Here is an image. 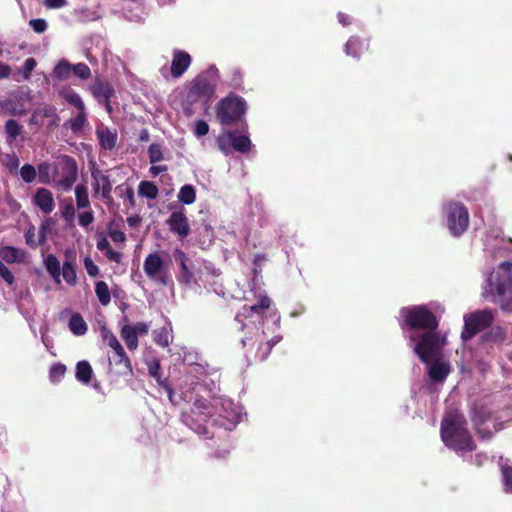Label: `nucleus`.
Returning <instances> with one entry per match:
<instances>
[{"mask_svg":"<svg viewBox=\"0 0 512 512\" xmlns=\"http://www.w3.org/2000/svg\"><path fill=\"white\" fill-rule=\"evenodd\" d=\"M508 246L510 243L503 239H486V251L493 259L500 262L497 268L487 276L482 296L491 297L503 311L512 313V263L506 260Z\"/></svg>","mask_w":512,"mask_h":512,"instance_id":"nucleus-1","label":"nucleus"},{"mask_svg":"<svg viewBox=\"0 0 512 512\" xmlns=\"http://www.w3.org/2000/svg\"><path fill=\"white\" fill-rule=\"evenodd\" d=\"M445 344V337L430 333L424 335L420 342L414 345L413 351L426 364L427 374L434 384H442L451 372L449 361L442 355Z\"/></svg>","mask_w":512,"mask_h":512,"instance_id":"nucleus-2","label":"nucleus"},{"mask_svg":"<svg viewBox=\"0 0 512 512\" xmlns=\"http://www.w3.org/2000/svg\"><path fill=\"white\" fill-rule=\"evenodd\" d=\"M400 315L404 319V324L412 330L408 338L410 341L409 345L413 349L414 345L419 343L424 335L430 333L440 335L436 332L438 321L426 306L404 307L401 309Z\"/></svg>","mask_w":512,"mask_h":512,"instance_id":"nucleus-3","label":"nucleus"},{"mask_svg":"<svg viewBox=\"0 0 512 512\" xmlns=\"http://www.w3.org/2000/svg\"><path fill=\"white\" fill-rule=\"evenodd\" d=\"M465 424L464 416L457 411L447 413L441 423V438L443 442L456 452H466L475 449Z\"/></svg>","mask_w":512,"mask_h":512,"instance_id":"nucleus-4","label":"nucleus"},{"mask_svg":"<svg viewBox=\"0 0 512 512\" xmlns=\"http://www.w3.org/2000/svg\"><path fill=\"white\" fill-rule=\"evenodd\" d=\"M212 412L210 403L204 399H197L189 413L182 415V421L195 433L207 438L213 437L210 427L216 422L211 420Z\"/></svg>","mask_w":512,"mask_h":512,"instance_id":"nucleus-5","label":"nucleus"},{"mask_svg":"<svg viewBox=\"0 0 512 512\" xmlns=\"http://www.w3.org/2000/svg\"><path fill=\"white\" fill-rule=\"evenodd\" d=\"M164 256V252L155 251L149 253L143 262V270L147 278L160 286H168L172 281L169 264Z\"/></svg>","mask_w":512,"mask_h":512,"instance_id":"nucleus-6","label":"nucleus"},{"mask_svg":"<svg viewBox=\"0 0 512 512\" xmlns=\"http://www.w3.org/2000/svg\"><path fill=\"white\" fill-rule=\"evenodd\" d=\"M43 263L56 284L61 283V276L69 286H75L77 284L76 269L72 261L66 260L61 269L58 258L54 254H49L44 258Z\"/></svg>","mask_w":512,"mask_h":512,"instance_id":"nucleus-7","label":"nucleus"},{"mask_svg":"<svg viewBox=\"0 0 512 512\" xmlns=\"http://www.w3.org/2000/svg\"><path fill=\"white\" fill-rule=\"evenodd\" d=\"M444 215L449 232L453 236L461 235L469 226V213L461 203H449L444 206Z\"/></svg>","mask_w":512,"mask_h":512,"instance_id":"nucleus-8","label":"nucleus"},{"mask_svg":"<svg viewBox=\"0 0 512 512\" xmlns=\"http://www.w3.org/2000/svg\"><path fill=\"white\" fill-rule=\"evenodd\" d=\"M246 112V102L241 97L222 99L216 109L217 118L222 124H231L240 119Z\"/></svg>","mask_w":512,"mask_h":512,"instance_id":"nucleus-9","label":"nucleus"},{"mask_svg":"<svg viewBox=\"0 0 512 512\" xmlns=\"http://www.w3.org/2000/svg\"><path fill=\"white\" fill-rule=\"evenodd\" d=\"M173 256L179 265L177 281L188 287L193 284H198L200 271L187 254L183 250L176 248L173 251Z\"/></svg>","mask_w":512,"mask_h":512,"instance_id":"nucleus-10","label":"nucleus"},{"mask_svg":"<svg viewBox=\"0 0 512 512\" xmlns=\"http://www.w3.org/2000/svg\"><path fill=\"white\" fill-rule=\"evenodd\" d=\"M472 420L475 424L478 434L483 439H489L494 432L502 429V424L492 417L491 412L485 407H474L472 410Z\"/></svg>","mask_w":512,"mask_h":512,"instance_id":"nucleus-11","label":"nucleus"},{"mask_svg":"<svg viewBox=\"0 0 512 512\" xmlns=\"http://www.w3.org/2000/svg\"><path fill=\"white\" fill-rule=\"evenodd\" d=\"M494 320L491 310L485 309L464 317L465 325L461 337L464 341L470 339L478 331L488 327Z\"/></svg>","mask_w":512,"mask_h":512,"instance_id":"nucleus-12","label":"nucleus"},{"mask_svg":"<svg viewBox=\"0 0 512 512\" xmlns=\"http://www.w3.org/2000/svg\"><path fill=\"white\" fill-rule=\"evenodd\" d=\"M214 93V84L205 75H199L193 81L187 94V101L195 103L199 101L207 102Z\"/></svg>","mask_w":512,"mask_h":512,"instance_id":"nucleus-13","label":"nucleus"},{"mask_svg":"<svg viewBox=\"0 0 512 512\" xmlns=\"http://www.w3.org/2000/svg\"><path fill=\"white\" fill-rule=\"evenodd\" d=\"M91 178L94 195H100L106 202H110L112 200V183L109 176L93 166L91 168Z\"/></svg>","mask_w":512,"mask_h":512,"instance_id":"nucleus-14","label":"nucleus"},{"mask_svg":"<svg viewBox=\"0 0 512 512\" xmlns=\"http://www.w3.org/2000/svg\"><path fill=\"white\" fill-rule=\"evenodd\" d=\"M169 229L180 238H185L190 234L189 220L182 211L171 213L166 221Z\"/></svg>","mask_w":512,"mask_h":512,"instance_id":"nucleus-15","label":"nucleus"},{"mask_svg":"<svg viewBox=\"0 0 512 512\" xmlns=\"http://www.w3.org/2000/svg\"><path fill=\"white\" fill-rule=\"evenodd\" d=\"M32 202L44 214H50L55 209L53 194L46 188H38L32 198Z\"/></svg>","mask_w":512,"mask_h":512,"instance_id":"nucleus-16","label":"nucleus"},{"mask_svg":"<svg viewBox=\"0 0 512 512\" xmlns=\"http://www.w3.org/2000/svg\"><path fill=\"white\" fill-rule=\"evenodd\" d=\"M190 55L182 50H175L173 52V59L171 63V74L174 78H179L190 66Z\"/></svg>","mask_w":512,"mask_h":512,"instance_id":"nucleus-17","label":"nucleus"},{"mask_svg":"<svg viewBox=\"0 0 512 512\" xmlns=\"http://www.w3.org/2000/svg\"><path fill=\"white\" fill-rule=\"evenodd\" d=\"M77 180V166L73 159L67 158L66 165L64 167V175L61 179L56 182L57 187L63 191H68L72 188L73 184Z\"/></svg>","mask_w":512,"mask_h":512,"instance_id":"nucleus-18","label":"nucleus"},{"mask_svg":"<svg viewBox=\"0 0 512 512\" xmlns=\"http://www.w3.org/2000/svg\"><path fill=\"white\" fill-rule=\"evenodd\" d=\"M90 91L98 102L110 100V98L114 95V89L112 85L108 82H103L100 79H96L90 85Z\"/></svg>","mask_w":512,"mask_h":512,"instance_id":"nucleus-19","label":"nucleus"},{"mask_svg":"<svg viewBox=\"0 0 512 512\" xmlns=\"http://www.w3.org/2000/svg\"><path fill=\"white\" fill-rule=\"evenodd\" d=\"M96 135L101 147L105 150H112L116 146L118 139L116 130L101 127L97 129Z\"/></svg>","mask_w":512,"mask_h":512,"instance_id":"nucleus-20","label":"nucleus"},{"mask_svg":"<svg viewBox=\"0 0 512 512\" xmlns=\"http://www.w3.org/2000/svg\"><path fill=\"white\" fill-rule=\"evenodd\" d=\"M0 257L7 263H24L26 252L14 246H4L0 248Z\"/></svg>","mask_w":512,"mask_h":512,"instance_id":"nucleus-21","label":"nucleus"},{"mask_svg":"<svg viewBox=\"0 0 512 512\" xmlns=\"http://www.w3.org/2000/svg\"><path fill=\"white\" fill-rule=\"evenodd\" d=\"M57 93L67 103L75 106L78 110H85V104L80 95L69 86H61L57 89Z\"/></svg>","mask_w":512,"mask_h":512,"instance_id":"nucleus-22","label":"nucleus"},{"mask_svg":"<svg viewBox=\"0 0 512 512\" xmlns=\"http://www.w3.org/2000/svg\"><path fill=\"white\" fill-rule=\"evenodd\" d=\"M44 118H50L52 119V123L56 124L59 120V117L56 113V108L54 106L47 104L39 106L37 109L34 110L31 121L34 123H39Z\"/></svg>","mask_w":512,"mask_h":512,"instance_id":"nucleus-23","label":"nucleus"},{"mask_svg":"<svg viewBox=\"0 0 512 512\" xmlns=\"http://www.w3.org/2000/svg\"><path fill=\"white\" fill-rule=\"evenodd\" d=\"M148 372L149 374L155 378V380L157 381V383L162 386L165 391L167 392L168 396H169V399L172 398V395H173V390L172 388L168 385L167 381L166 380H163L161 378V375H160V363L158 360H154L152 361L149 366H148Z\"/></svg>","mask_w":512,"mask_h":512,"instance_id":"nucleus-24","label":"nucleus"},{"mask_svg":"<svg viewBox=\"0 0 512 512\" xmlns=\"http://www.w3.org/2000/svg\"><path fill=\"white\" fill-rule=\"evenodd\" d=\"M109 346L113 349L115 355L118 358L116 360V364L123 365L124 368L126 369V371L131 372L132 371L131 362H130L129 358L127 357V355H126L122 345L118 341V339L116 341H112V343H110Z\"/></svg>","mask_w":512,"mask_h":512,"instance_id":"nucleus-25","label":"nucleus"},{"mask_svg":"<svg viewBox=\"0 0 512 512\" xmlns=\"http://www.w3.org/2000/svg\"><path fill=\"white\" fill-rule=\"evenodd\" d=\"M71 73L72 65L66 60H61L54 67L52 77L59 81H65L70 77Z\"/></svg>","mask_w":512,"mask_h":512,"instance_id":"nucleus-26","label":"nucleus"},{"mask_svg":"<svg viewBox=\"0 0 512 512\" xmlns=\"http://www.w3.org/2000/svg\"><path fill=\"white\" fill-rule=\"evenodd\" d=\"M93 370L89 362L83 360L76 365V378L78 381L87 384L91 380Z\"/></svg>","mask_w":512,"mask_h":512,"instance_id":"nucleus-27","label":"nucleus"},{"mask_svg":"<svg viewBox=\"0 0 512 512\" xmlns=\"http://www.w3.org/2000/svg\"><path fill=\"white\" fill-rule=\"evenodd\" d=\"M69 329L74 335L81 336L87 332V324L80 314H73L69 320Z\"/></svg>","mask_w":512,"mask_h":512,"instance_id":"nucleus-28","label":"nucleus"},{"mask_svg":"<svg viewBox=\"0 0 512 512\" xmlns=\"http://www.w3.org/2000/svg\"><path fill=\"white\" fill-rule=\"evenodd\" d=\"M121 337L129 350H135L138 347V337L131 325H124L122 327Z\"/></svg>","mask_w":512,"mask_h":512,"instance_id":"nucleus-29","label":"nucleus"},{"mask_svg":"<svg viewBox=\"0 0 512 512\" xmlns=\"http://www.w3.org/2000/svg\"><path fill=\"white\" fill-rule=\"evenodd\" d=\"M75 198L78 209L90 208L88 189L85 185L79 184L75 187Z\"/></svg>","mask_w":512,"mask_h":512,"instance_id":"nucleus-30","label":"nucleus"},{"mask_svg":"<svg viewBox=\"0 0 512 512\" xmlns=\"http://www.w3.org/2000/svg\"><path fill=\"white\" fill-rule=\"evenodd\" d=\"M95 294L101 305L107 306L111 302L110 290L106 282L97 281L95 283Z\"/></svg>","mask_w":512,"mask_h":512,"instance_id":"nucleus-31","label":"nucleus"},{"mask_svg":"<svg viewBox=\"0 0 512 512\" xmlns=\"http://www.w3.org/2000/svg\"><path fill=\"white\" fill-rule=\"evenodd\" d=\"M177 197L179 202L190 205L196 200L195 188L192 185L186 184L181 187Z\"/></svg>","mask_w":512,"mask_h":512,"instance_id":"nucleus-32","label":"nucleus"},{"mask_svg":"<svg viewBox=\"0 0 512 512\" xmlns=\"http://www.w3.org/2000/svg\"><path fill=\"white\" fill-rule=\"evenodd\" d=\"M138 193L142 197L153 200L158 196V188L150 181H142L139 184Z\"/></svg>","mask_w":512,"mask_h":512,"instance_id":"nucleus-33","label":"nucleus"},{"mask_svg":"<svg viewBox=\"0 0 512 512\" xmlns=\"http://www.w3.org/2000/svg\"><path fill=\"white\" fill-rule=\"evenodd\" d=\"M232 147L238 152L246 153L251 149L252 143L248 136H235L232 132Z\"/></svg>","mask_w":512,"mask_h":512,"instance_id":"nucleus-34","label":"nucleus"},{"mask_svg":"<svg viewBox=\"0 0 512 512\" xmlns=\"http://www.w3.org/2000/svg\"><path fill=\"white\" fill-rule=\"evenodd\" d=\"M270 305H271V299L268 296H266V295L260 296L258 304L243 307V315L247 316V314H249L250 312L260 313L263 310L268 309L270 307Z\"/></svg>","mask_w":512,"mask_h":512,"instance_id":"nucleus-35","label":"nucleus"},{"mask_svg":"<svg viewBox=\"0 0 512 512\" xmlns=\"http://www.w3.org/2000/svg\"><path fill=\"white\" fill-rule=\"evenodd\" d=\"M364 48L365 45L360 40L355 37H351L345 45V52L348 56L358 58L360 56V52Z\"/></svg>","mask_w":512,"mask_h":512,"instance_id":"nucleus-36","label":"nucleus"},{"mask_svg":"<svg viewBox=\"0 0 512 512\" xmlns=\"http://www.w3.org/2000/svg\"><path fill=\"white\" fill-rule=\"evenodd\" d=\"M22 126L14 119H9L5 123V133L7 135V141L13 142L20 135Z\"/></svg>","mask_w":512,"mask_h":512,"instance_id":"nucleus-37","label":"nucleus"},{"mask_svg":"<svg viewBox=\"0 0 512 512\" xmlns=\"http://www.w3.org/2000/svg\"><path fill=\"white\" fill-rule=\"evenodd\" d=\"M217 146L221 152L228 155L232 147V132H225L216 139Z\"/></svg>","mask_w":512,"mask_h":512,"instance_id":"nucleus-38","label":"nucleus"},{"mask_svg":"<svg viewBox=\"0 0 512 512\" xmlns=\"http://www.w3.org/2000/svg\"><path fill=\"white\" fill-rule=\"evenodd\" d=\"M86 121H87V115H86L85 110H79L78 115L76 117L70 119L67 122V125L73 132H78L84 127V125L86 124Z\"/></svg>","mask_w":512,"mask_h":512,"instance_id":"nucleus-39","label":"nucleus"},{"mask_svg":"<svg viewBox=\"0 0 512 512\" xmlns=\"http://www.w3.org/2000/svg\"><path fill=\"white\" fill-rule=\"evenodd\" d=\"M153 339L156 344L162 347H168L170 344V335L169 329L167 327H162L153 332Z\"/></svg>","mask_w":512,"mask_h":512,"instance_id":"nucleus-40","label":"nucleus"},{"mask_svg":"<svg viewBox=\"0 0 512 512\" xmlns=\"http://www.w3.org/2000/svg\"><path fill=\"white\" fill-rule=\"evenodd\" d=\"M500 466L504 479V489L506 492L512 493V467L504 463H500Z\"/></svg>","mask_w":512,"mask_h":512,"instance_id":"nucleus-41","label":"nucleus"},{"mask_svg":"<svg viewBox=\"0 0 512 512\" xmlns=\"http://www.w3.org/2000/svg\"><path fill=\"white\" fill-rule=\"evenodd\" d=\"M20 175L24 182L32 183L36 179V169L30 164H25L20 169Z\"/></svg>","mask_w":512,"mask_h":512,"instance_id":"nucleus-42","label":"nucleus"},{"mask_svg":"<svg viewBox=\"0 0 512 512\" xmlns=\"http://www.w3.org/2000/svg\"><path fill=\"white\" fill-rule=\"evenodd\" d=\"M150 163L155 164L163 160V153L159 144L153 143L148 149Z\"/></svg>","mask_w":512,"mask_h":512,"instance_id":"nucleus-43","label":"nucleus"},{"mask_svg":"<svg viewBox=\"0 0 512 512\" xmlns=\"http://www.w3.org/2000/svg\"><path fill=\"white\" fill-rule=\"evenodd\" d=\"M72 72L75 76L82 80H86L91 76L90 68L84 63H78L72 66Z\"/></svg>","mask_w":512,"mask_h":512,"instance_id":"nucleus-44","label":"nucleus"},{"mask_svg":"<svg viewBox=\"0 0 512 512\" xmlns=\"http://www.w3.org/2000/svg\"><path fill=\"white\" fill-rule=\"evenodd\" d=\"M66 367L62 364H55L50 368L49 377L51 381L58 382L65 374Z\"/></svg>","mask_w":512,"mask_h":512,"instance_id":"nucleus-45","label":"nucleus"},{"mask_svg":"<svg viewBox=\"0 0 512 512\" xmlns=\"http://www.w3.org/2000/svg\"><path fill=\"white\" fill-rule=\"evenodd\" d=\"M83 213L79 214L78 220L79 224L83 227H87L91 223L94 222V213L90 208H86Z\"/></svg>","mask_w":512,"mask_h":512,"instance_id":"nucleus-46","label":"nucleus"},{"mask_svg":"<svg viewBox=\"0 0 512 512\" xmlns=\"http://www.w3.org/2000/svg\"><path fill=\"white\" fill-rule=\"evenodd\" d=\"M25 241L26 244L29 245L32 248H35L38 246V239L36 236V229L32 225L30 226L27 231L25 232Z\"/></svg>","mask_w":512,"mask_h":512,"instance_id":"nucleus-47","label":"nucleus"},{"mask_svg":"<svg viewBox=\"0 0 512 512\" xmlns=\"http://www.w3.org/2000/svg\"><path fill=\"white\" fill-rule=\"evenodd\" d=\"M0 277L9 285H12L15 281L14 275L1 260H0Z\"/></svg>","mask_w":512,"mask_h":512,"instance_id":"nucleus-48","label":"nucleus"},{"mask_svg":"<svg viewBox=\"0 0 512 512\" xmlns=\"http://www.w3.org/2000/svg\"><path fill=\"white\" fill-rule=\"evenodd\" d=\"M37 62L34 58H27L23 64V77L28 80L31 76L32 71L35 69Z\"/></svg>","mask_w":512,"mask_h":512,"instance_id":"nucleus-49","label":"nucleus"},{"mask_svg":"<svg viewBox=\"0 0 512 512\" xmlns=\"http://www.w3.org/2000/svg\"><path fill=\"white\" fill-rule=\"evenodd\" d=\"M84 267H85L88 275L91 277H96L99 274L98 266L94 263V261L89 256H86L84 258Z\"/></svg>","mask_w":512,"mask_h":512,"instance_id":"nucleus-50","label":"nucleus"},{"mask_svg":"<svg viewBox=\"0 0 512 512\" xmlns=\"http://www.w3.org/2000/svg\"><path fill=\"white\" fill-rule=\"evenodd\" d=\"M4 163L10 171H16L20 165L19 158L15 154H7Z\"/></svg>","mask_w":512,"mask_h":512,"instance_id":"nucleus-51","label":"nucleus"},{"mask_svg":"<svg viewBox=\"0 0 512 512\" xmlns=\"http://www.w3.org/2000/svg\"><path fill=\"white\" fill-rule=\"evenodd\" d=\"M29 25L36 33H43L47 29V22L44 19H32Z\"/></svg>","mask_w":512,"mask_h":512,"instance_id":"nucleus-52","label":"nucleus"},{"mask_svg":"<svg viewBox=\"0 0 512 512\" xmlns=\"http://www.w3.org/2000/svg\"><path fill=\"white\" fill-rule=\"evenodd\" d=\"M208 131H209V125L204 120H198L195 123L194 134L197 137H202V136L206 135L208 133Z\"/></svg>","mask_w":512,"mask_h":512,"instance_id":"nucleus-53","label":"nucleus"},{"mask_svg":"<svg viewBox=\"0 0 512 512\" xmlns=\"http://www.w3.org/2000/svg\"><path fill=\"white\" fill-rule=\"evenodd\" d=\"M48 227H49L48 220L41 224L38 235H37L38 245H41L46 241Z\"/></svg>","mask_w":512,"mask_h":512,"instance_id":"nucleus-54","label":"nucleus"},{"mask_svg":"<svg viewBox=\"0 0 512 512\" xmlns=\"http://www.w3.org/2000/svg\"><path fill=\"white\" fill-rule=\"evenodd\" d=\"M44 4L47 8L57 9L67 5V0H44Z\"/></svg>","mask_w":512,"mask_h":512,"instance_id":"nucleus-55","label":"nucleus"},{"mask_svg":"<svg viewBox=\"0 0 512 512\" xmlns=\"http://www.w3.org/2000/svg\"><path fill=\"white\" fill-rule=\"evenodd\" d=\"M132 328H134L135 333L138 335H145L149 331V325L144 322H137L134 325H131Z\"/></svg>","mask_w":512,"mask_h":512,"instance_id":"nucleus-56","label":"nucleus"},{"mask_svg":"<svg viewBox=\"0 0 512 512\" xmlns=\"http://www.w3.org/2000/svg\"><path fill=\"white\" fill-rule=\"evenodd\" d=\"M109 236L113 242L122 243L126 240L125 234L120 230L110 231Z\"/></svg>","mask_w":512,"mask_h":512,"instance_id":"nucleus-57","label":"nucleus"},{"mask_svg":"<svg viewBox=\"0 0 512 512\" xmlns=\"http://www.w3.org/2000/svg\"><path fill=\"white\" fill-rule=\"evenodd\" d=\"M226 418L230 422V425H226L225 423H220V425L225 426L226 429H231V426H235L240 421V415L236 411H234V415H230L227 413Z\"/></svg>","mask_w":512,"mask_h":512,"instance_id":"nucleus-58","label":"nucleus"},{"mask_svg":"<svg viewBox=\"0 0 512 512\" xmlns=\"http://www.w3.org/2000/svg\"><path fill=\"white\" fill-rule=\"evenodd\" d=\"M105 256L113 262L119 263L121 261V254L111 247L105 252Z\"/></svg>","mask_w":512,"mask_h":512,"instance_id":"nucleus-59","label":"nucleus"},{"mask_svg":"<svg viewBox=\"0 0 512 512\" xmlns=\"http://www.w3.org/2000/svg\"><path fill=\"white\" fill-rule=\"evenodd\" d=\"M282 339L281 336H276L274 337L273 339H271L270 341H268L265 346H266V352L265 354L262 356V360L265 359L268 355V353L271 351L272 347L274 345H276L278 342H280Z\"/></svg>","mask_w":512,"mask_h":512,"instance_id":"nucleus-60","label":"nucleus"},{"mask_svg":"<svg viewBox=\"0 0 512 512\" xmlns=\"http://www.w3.org/2000/svg\"><path fill=\"white\" fill-rule=\"evenodd\" d=\"M11 75V67L5 63L0 62V80L8 78Z\"/></svg>","mask_w":512,"mask_h":512,"instance_id":"nucleus-61","label":"nucleus"},{"mask_svg":"<svg viewBox=\"0 0 512 512\" xmlns=\"http://www.w3.org/2000/svg\"><path fill=\"white\" fill-rule=\"evenodd\" d=\"M167 169L168 168L166 165H153L150 167L149 172L152 176L155 177V176L159 175L160 173L167 171Z\"/></svg>","mask_w":512,"mask_h":512,"instance_id":"nucleus-62","label":"nucleus"},{"mask_svg":"<svg viewBox=\"0 0 512 512\" xmlns=\"http://www.w3.org/2000/svg\"><path fill=\"white\" fill-rule=\"evenodd\" d=\"M102 337L107 342L108 345H110L112 341L117 340L116 336L111 331L105 328L102 330Z\"/></svg>","mask_w":512,"mask_h":512,"instance_id":"nucleus-63","label":"nucleus"},{"mask_svg":"<svg viewBox=\"0 0 512 512\" xmlns=\"http://www.w3.org/2000/svg\"><path fill=\"white\" fill-rule=\"evenodd\" d=\"M102 337L107 342L108 345H110L112 341L117 340L116 336L111 331L105 328L102 330Z\"/></svg>","mask_w":512,"mask_h":512,"instance_id":"nucleus-64","label":"nucleus"}]
</instances>
